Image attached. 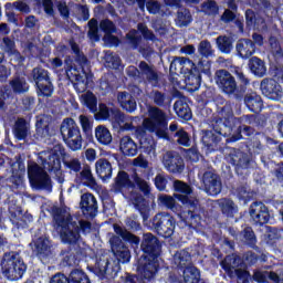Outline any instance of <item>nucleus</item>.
Returning a JSON list of instances; mask_svg holds the SVG:
<instances>
[{
    "label": "nucleus",
    "instance_id": "72a5a7b5",
    "mask_svg": "<svg viewBox=\"0 0 283 283\" xmlns=\"http://www.w3.org/2000/svg\"><path fill=\"white\" fill-rule=\"evenodd\" d=\"M150 101H153L154 105L156 107H169L171 105V96H169L167 93L158 90H153L149 94Z\"/></svg>",
    "mask_w": 283,
    "mask_h": 283
},
{
    "label": "nucleus",
    "instance_id": "f704fd0d",
    "mask_svg": "<svg viewBox=\"0 0 283 283\" xmlns=\"http://www.w3.org/2000/svg\"><path fill=\"white\" fill-rule=\"evenodd\" d=\"M119 149L124 156L134 157L138 154V145L129 136H124L119 142Z\"/></svg>",
    "mask_w": 283,
    "mask_h": 283
},
{
    "label": "nucleus",
    "instance_id": "3c124183",
    "mask_svg": "<svg viewBox=\"0 0 283 283\" xmlns=\"http://www.w3.org/2000/svg\"><path fill=\"white\" fill-rule=\"evenodd\" d=\"M138 143L139 149H142L144 154H151L154 149H156V140H154L151 135H146V137L139 139Z\"/></svg>",
    "mask_w": 283,
    "mask_h": 283
},
{
    "label": "nucleus",
    "instance_id": "0e129e2a",
    "mask_svg": "<svg viewBox=\"0 0 283 283\" xmlns=\"http://www.w3.org/2000/svg\"><path fill=\"white\" fill-rule=\"evenodd\" d=\"M124 222L129 231H140V229H143L140 222L138 221L137 214H132L130 217H127Z\"/></svg>",
    "mask_w": 283,
    "mask_h": 283
},
{
    "label": "nucleus",
    "instance_id": "13d9d810",
    "mask_svg": "<svg viewBox=\"0 0 283 283\" xmlns=\"http://www.w3.org/2000/svg\"><path fill=\"white\" fill-rule=\"evenodd\" d=\"M174 189L178 193H184L181 196H188V198H191L190 195L193 193V189L191 188V186L180 180L174 181Z\"/></svg>",
    "mask_w": 283,
    "mask_h": 283
},
{
    "label": "nucleus",
    "instance_id": "bb28decb",
    "mask_svg": "<svg viewBox=\"0 0 283 283\" xmlns=\"http://www.w3.org/2000/svg\"><path fill=\"white\" fill-rule=\"evenodd\" d=\"M241 94L244 95V88L241 91ZM244 101L245 107L253 114H260L264 108V101H262V96L258 95L256 93L247 94L242 97Z\"/></svg>",
    "mask_w": 283,
    "mask_h": 283
},
{
    "label": "nucleus",
    "instance_id": "e2e57ef3",
    "mask_svg": "<svg viewBox=\"0 0 283 283\" xmlns=\"http://www.w3.org/2000/svg\"><path fill=\"white\" fill-rule=\"evenodd\" d=\"M12 98V88L9 85H0V109L6 107V101Z\"/></svg>",
    "mask_w": 283,
    "mask_h": 283
},
{
    "label": "nucleus",
    "instance_id": "bf43d9fd",
    "mask_svg": "<svg viewBox=\"0 0 283 283\" xmlns=\"http://www.w3.org/2000/svg\"><path fill=\"white\" fill-rule=\"evenodd\" d=\"M177 20L180 23V25L187 27L191 21H193V18L191 17V11L189 9H181L177 12Z\"/></svg>",
    "mask_w": 283,
    "mask_h": 283
},
{
    "label": "nucleus",
    "instance_id": "4c0bfd02",
    "mask_svg": "<svg viewBox=\"0 0 283 283\" xmlns=\"http://www.w3.org/2000/svg\"><path fill=\"white\" fill-rule=\"evenodd\" d=\"M35 119V132L38 136L42 138L50 136V117L48 115H38Z\"/></svg>",
    "mask_w": 283,
    "mask_h": 283
},
{
    "label": "nucleus",
    "instance_id": "412c9836",
    "mask_svg": "<svg viewBox=\"0 0 283 283\" xmlns=\"http://www.w3.org/2000/svg\"><path fill=\"white\" fill-rule=\"evenodd\" d=\"M62 266H78L83 258V251L78 245H70L60 252Z\"/></svg>",
    "mask_w": 283,
    "mask_h": 283
},
{
    "label": "nucleus",
    "instance_id": "09e8293b",
    "mask_svg": "<svg viewBox=\"0 0 283 283\" xmlns=\"http://www.w3.org/2000/svg\"><path fill=\"white\" fill-rule=\"evenodd\" d=\"M138 29H130L126 33V43L130 45L133 50H138L140 42L143 41V35H138Z\"/></svg>",
    "mask_w": 283,
    "mask_h": 283
},
{
    "label": "nucleus",
    "instance_id": "6e6d98bb",
    "mask_svg": "<svg viewBox=\"0 0 283 283\" xmlns=\"http://www.w3.org/2000/svg\"><path fill=\"white\" fill-rule=\"evenodd\" d=\"M114 107H108L105 103H101L98 112L95 114V120H109Z\"/></svg>",
    "mask_w": 283,
    "mask_h": 283
},
{
    "label": "nucleus",
    "instance_id": "a878e982",
    "mask_svg": "<svg viewBox=\"0 0 283 283\" xmlns=\"http://www.w3.org/2000/svg\"><path fill=\"white\" fill-rule=\"evenodd\" d=\"M117 102L124 112L128 114H134L138 109V104L136 98L127 91H122L117 93Z\"/></svg>",
    "mask_w": 283,
    "mask_h": 283
},
{
    "label": "nucleus",
    "instance_id": "423d86ee",
    "mask_svg": "<svg viewBox=\"0 0 283 283\" xmlns=\"http://www.w3.org/2000/svg\"><path fill=\"white\" fill-rule=\"evenodd\" d=\"M214 82L222 94H226V96H233L235 101H242L243 98L242 92L238 91V82L240 83L241 91L251 83L249 77L244 75L242 67L235 65H231L229 70H217L214 72Z\"/></svg>",
    "mask_w": 283,
    "mask_h": 283
},
{
    "label": "nucleus",
    "instance_id": "69168bd1",
    "mask_svg": "<svg viewBox=\"0 0 283 283\" xmlns=\"http://www.w3.org/2000/svg\"><path fill=\"white\" fill-rule=\"evenodd\" d=\"M63 165L65 169H70V174H78L81 171L82 166H81V160L73 158L71 160H63Z\"/></svg>",
    "mask_w": 283,
    "mask_h": 283
},
{
    "label": "nucleus",
    "instance_id": "20e7f679",
    "mask_svg": "<svg viewBox=\"0 0 283 283\" xmlns=\"http://www.w3.org/2000/svg\"><path fill=\"white\" fill-rule=\"evenodd\" d=\"M70 45L75 55H69L64 61L66 76L72 81L75 92L83 94L90 85V74L85 72V65H87L90 61L76 42L71 41Z\"/></svg>",
    "mask_w": 283,
    "mask_h": 283
},
{
    "label": "nucleus",
    "instance_id": "7c9ffc66",
    "mask_svg": "<svg viewBox=\"0 0 283 283\" xmlns=\"http://www.w3.org/2000/svg\"><path fill=\"white\" fill-rule=\"evenodd\" d=\"M53 222L63 231H65V229H70V224L74 226V223H72V214H67L65 217V211H63L61 208H56L54 210Z\"/></svg>",
    "mask_w": 283,
    "mask_h": 283
},
{
    "label": "nucleus",
    "instance_id": "4be33fe9",
    "mask_svg": "<svg viewBox=\"0 0 283 283\" xmlns=\"http://www.w3.org/2000/svg\"><path fill=\"white\" fill-rule=\"evenodd\" d=\"M202 182L208 196H218L222 191V180L213 171H206L202 176Z\"/></svg>",
    "mask_w": 283,
    "mask_h": 283
},
{
    "label": "nucleus",
    "instance_id": "c756f323",
    "mask_svg": "<svg viewBox=\"0 0 283 283\" xmlns=\"http://www.w3.org/2000/svg\"><path fill=\"white\" fill-rule=\"evenodd\" d=\"M95 170L98 178H101V180L105 181L112 178V174H113L112 163H109V160H107L106 158H99L95 163Z\"/></svg>",
    "mask_w": 283,
    "mask_h": 283
},
{
    "label": "nucleus",
    "instance_id": "f8f14e48",
    "mask_svg": "<svg viewBox=\"0 0 283 283\" xmlns=\"http://www.w3.org/2000/svg\"><path fill=\"white\" fill-rule=\"evenodd\" d=\"M149 229L160 238H171L176 231V219L169 213L159 212L150 220Z\"/></svg>",
    "mask_w": 283,
    "mask_h": 283
},
{
    "label": "nucleus",
    "instance_id": "49530a36",
    "mask_svg": "<svg viewBox=\"0 0 283 283\" xmlns=\"http://www.w3.org/2000/svg\"><path fill=\"white\" fill-rule=\"evenodd\" d=\"M95 138L101 145H109L112 143V133L105 126H97L95 129Z\"/></svg>",
    "mask_w": 283,
    "mask_h": 283
},
{
    "label": "nucleus",
    "instance_id": "aec40b11",
    "mask_svg": "<svg viewBox=\"0 0 283 283\" xmlns=\"http://www.w3.org/2000/svg\"><path fill=\"white\" fill-rule=\"evenodd\" d=\"M163 163L170 174H182L185 171V159H182L178 151H167L164 155Z\"/></svg>",
    "mask_w": 283,
    "mask_h": 283
},
{
    "label": "nucleus",
    "instance_id": "c9c22d12",
    "mask_svg": "<svg viewBox=\"0 0 283 283\" xmlns=\"http://www.w3.org/2000/svg\"><path fill=\"white\" fill-rule=\"evenodd\" d=\"M235 40L231 35H219L216 39L217 48L221 54H231Z\"/></svg>",
    "mask_w": 283,
    "mask_h": 283
},
{
    "label": "nucleus",
    "instance_id": "774afa93",
    "mask_svg": "<svg viewBox=\"0 0 283 283\" xmlns=\"http://www.w3.org/2000/svg\"><path fill=\"white\" fill-rule=\"evenodd\" d=\"M168 182L169 180H167V177L161 174H157L154 179L155 187L158 191H165V189H167Z\"/></svg>",
    "mask_w": 283,
    "mask_h": 283
},
{
    "label": "nucleus",
    "instance_id": "4468645a",
    "mask_svg": "<svg viewBox=\"0 0 283 283\" xmlns=\"http://www.w3.org/2000/svg\"><path fill=\"white\" fill-rule=\"evenodd\" d=\"M140 249L144 253L140 258L158 260V258H160V253H163V244L160 243V240L151 232L143 235Z\"/></svg>",
    "mask_w": 283,
    "mask_h": 283
},
{
    "label": "nucleus",
    "instance_id": "473e14b6",
    "mask_svg": "<svg viewBox=\"0 0 283 283\" xmlns=\"http://www.w3.org/2000/svg\"><path fill=\"white\" fill-rule=\"evenodd\" d=\"M254 282L258 283H281L282 279L274 271H256L253 274Z\"/></svg>",
    "mask_w": 283,
    "mask_h": 283
},
{
    "label": "nucleus",
    "instance_id": "c85d7f7f",
    "mask_svg": "<svg viewBox=\"0 0 283 283\" xmlns=\"http://www.w3.org/2000/svg\"><path fill=\"white\" fill-rule=\"evenodd\" d=\"M9 87L13 94H25L30 90V84H28V80L24 76L15 74L9 81Z\"/></svg>",
    "mask_w": 283,
    "mask_h": 283
},
{
    "label": "nucleus",
    "instance_id": "a19ab883",
    "mask_svg": "<svg viewBox=\"0 0 283 283\" xmlns=\"http://www.w3.org/2000/svg\"><path fill=\"white\" fill-rule=\"evenodd\" d=\"M241 235L243 238V242L250 247V249H254L255 251H260V248L255 244H258V238L255 237V232L253 231V228L245 227L241 231Z\"/></svg>",
    "mask_w": 283,
    "mask_h": 283
},
{
    "label": "nucleus",
    "instance_id": "2eb2a0df",
    "mask_svg": "<svg viewBox=\"0 0 283 283\" xmlns=\"http://www.w3.org/2000/svg\"><path fill=\"white\" fill-rule=\"evenodd\" d=\"M137 275L147 282H151L156 277L158 271H160V262L158 259H149L140 256L136 263Z\"/></svg>",
    "mask_w": 283,
    "mask_h": 283
},
{
    "label": "nucleus",
    "instance_id": "864d4df0",
    "mask_svg": "<svg viewBox=\"0 0 283 283\" xmlns=\"http://www.w3.org/2000/svg\"><path fill=\"white\" fill-rule=\"evenodd\" d=\"M174 138H177L178 145L182 147H190L191 146V137H189V133L185 130V128H180L174 135Z\"/></svg>",
    "mask_w": 283,
    "mask_h": 283
},
{
    "label": "nucleus",
    "instance_id": "6ab92c4d",
    "mask_svg": "<svg viewBox=\"0 0 283 283\" xmlns=\"http://www.w3.org/2000/svg\"><path fill=\"white\" fill-rule=\"evenodd\" d=\"M80 209L87 220H94L98 216V201L91 192L81 196Z\"/></svg>",
    "mask_w": 283,
    "mask_h": 283
},
{
    "label": "nucleus",
    "instance_id": "5701e85b",
    "mask_svg": "<svg viewBox=\"0 0 283 283\" xmlns=\"http://www.w3.org/2000/svg\"><path fill=\"white\" fill-rule=\"evenodd\" d=\"M74 182L78 187H88V189L98 187L96 178H94V175L92 174V168L88 165L84 166L82 170L75 175Z\"/></svg>",
    "mask_w": 283,
    "mask_h": 283
},
{
    "label": "nucleus",
    "instance_id": "58836bf2",
    "mask_svg": "<svg viewBox=\"0 0 283 283\" xmlns=\"http://www.w3.org/2000/svg\"><path fill=\"white\" fill-rule=\"evenodd\" d=\"M174 109L178 118H181L182 120H191L193 116L191 113V107H189V104H187V102H182V101L175 102Z\"/></svg>",
    "mask_w": 283,
    "mask_h": 283
},
{
    "label": "nucleus",
    "instance_id": "e433bc0d",
    "mask_svg": "<svg viewBox=\"0 0 283 283\" xmlns=\"http://www.w3.org/2000/svg\"><path fill=\"white\" fill-rule=\"evenodd\" d=\"M114 187L116 191H120V189H136V184L129 179L127 171H119L115 178Z\"/></svg>",
    "mask_w": 283,
    "mask_h": 283
},
{
    "label": "nucleus",
    "instance_id": "a211bd4d",
    "mask_svg": "<svg viewBox=\"0 0 283 283\" xmlns=\"http://www.w3.org/2000/svg\"><path fill=\"white\" fill-rule=\"evenodd\" d=\"M260 90L263 96H265V98H269L270 101H282L283 98L282 85H280V82L273 78L262 80L260 84Z\"/></svg>",
    "mask_w": 283,
    "mask_h": 283
},
{
    "label": "nucleus",
    "instance_id": "8fccbe9b",
    "mask_svg": "<svg viewBox=\"0 0 283 283\" xmlns=\"http://www.w3.org/2000/svg\"><path fill=\"white\" fill-rule=\"evenodd\" d=\"M240 261V259L234 258H226L223 261L220 262L221 264V269H223V271L227 273V275H229V277H233V273H235V271H238V269H235V266H240V263H237Z\"/></svg>",
    "mask_w": 283,
    "mask_h": 283
},
{
    "label": "nucleus",
    "instance_id": "0eeeda50",
    "mask_svg": "<svg viewBox=\"0 0 283 283\" xmlns=\"http://www.w3.org/2000/svg\"><path fill=\"white\" fill-rule=\"evenodd\" d=\"M28 271L21 251L4 252L0 259V273L9 282H19Z\"/></svg>",
    "mask_w": 283,
    "mask_h": 283
},
{
    "label": "nucleus",
    "instance_id": "9b49d317",
    "mask_svg": "<svg viewBox=\"0 0 283 283\" xmlns=\"http://www.w3.org/2000/svg\"><path fill=\"white\" fill-rule=\"evenodd\" d=\"M61 136L65 145L72 151H78L83 147V136L81 135V128L76 125L72 118H66L60 128Z\"/></svg>",
    "mask_w": 283,
    "mask_h": 283
},
{
    "label": "nucleus",
    "instance_id": "a18cd8bd",
    "mask_svg": "<svg viewBox=\"0 0 283 283\" xmlns=\"http://www.w3.org/2000/svg\"><path fill=\"white\" fill-rule=\"evenodd\" d=\"M108 120L114 129H118L125 123V113L119 108L113 107Z\"/></svg>",
    "mask_w": 283,
    "mask_h": 283
},
{
    "label": "nucleus",
    "instance_id": "2f4dec72",
    "mask_svg": "<svg viewBox=\"0 0 283 283\" xmlns=\"http://www.w3.org/2000/svg\"><path fill=\"white\" fill-rule=\"evenodd\" d=\"M248 67L254 76L262 78L266 74V63L258 56L250 57L248 62Z\"/></svg>",
    "mask_w": 283,
    "mask_h": 283
},
{
    "label": "nucleus",
    "instance_id": "9d476101",
    "mask_svg": "<svg viewBox=\"0 0 283 283\" xmlns=\"http://www.w3.org/2000/svg\"><path fill=\"white\" fill-rule=\"evenodd\" d=\"M175 262L179 271H182L185 283H205L200 270L191 262V254L187 250H180L175 254Z\"/></svg>",
    "mask_w": 283,
    "mask_h": 283
},
{
    "label": "nucleus",
    "instance_id": "f03ea898",
    "mask_svg": "<svg viewBox=\"0 0 283 283\" xmlns=\"http://www.w3.org/2000/svg\"><path fill=\"white\" fill-rule=\"evenodd\" d=\"M241 124L237 133L233 132V122L229 117L212 116L209 120L210 130H202L201 143L208 149V151H218L222 138H228L227 143H238L242 140V136H260V132H256L251 125L255 123V115H244L241 117Z\"/></svg>",
    "mask_w": 283,
    "mask_h": 283
},
{
    "label": "nucleus",
    "instance_id": "7ed1b4c3",
    "mask_svg": "<svg viewBox=\"0 0 283 283\" xmlns=\"http://www.w3.org/2000/svg\"><path fill=\"white\" fill-rule=\"evenodd\" d=\"M158 201L178 216L181 222L189 227V229H196L202 222L205 207L200 203V199L196 197L182 196L180 193H175L174 197L161 195L158 197Z\"/></svg>",
    "mask_w": 283,
    "mask_h": 283
},
{
    "label": "nucleus",
    "instance_id": "ea45409f",
    "mask_svg": "<svg viewBox=\"0 0 283 283\" xmlns=\"http://www.w3.org/2000/svg\"><path fill=\"white\" fill-rule=\"evenodd\" d=\"M61 155L53 153L49 155L48 159L44 161V168L49 174H56L57 171H61Z\"/></svg>",
    "mask_w": 283,
    "mask_h": 283
},
{
    "label": "nucleus",
    "instance_id": "de8ad7c7",
    "mask_svg": "<svg viewBox=\"0 0 283 283\" xmlns=\"http://www.w3.org/2000/svg\"><path fill=\"white\" fill-rule=\"evenodd\" d=\"M221 212L223 216H227V218H233L235 216V212L238 211V206H235V202L231 199H222L220 202Z\"/></svg>",
    "mask_w": 283,
    "mask_h": 283
},
{
    "label": "nucleus",
    "instance_id": "338daca9",
    "mask_svg": "<svg viewBox=\"0 0 283 283\" xmlns=\"http://www.w3.org/2000/svg\"><path fill=\"white\" fill-rule=\"evenodd\" d=\"M235 193L240 200H243V202H249L251 200V191H249L247 186H239L235 189Z\"/></svg>",
    "mask_w": 283,
    "mask_h": 283
},
{
    "label": "nucleus",
    "instance_id": "052dcab7",
    "mask_svg": "<svg viewBox=\"0 0 283 283\" xmlns=\"http://www.w3.org/2000/svg\"><path fill=\"white\" fill-rule=\"evenodd\" d=\"M137 31L142 34L145 41H156V34H154V31L149 30L147 24L142 22L138 23Z\"/></svg>",
    "mask_w": 283,
    "mask_h": 283
},
{
    "label": "nucleus",
    "instance_id": "cd10ccee",
    "mask_svg": "<svg viewBox=\"0 0 283 283\" xmlns=\"http://www.w3.org/2000/svg\"><path fill=\"white\" fill-rule=\"evenodd\" d=\"M30 247L36 258H48V255H50L51 247L48 238L39 237L36 240H33L32 243H30Z\"/></svg>",
    "mask_w": 283,
    "mask_h": 283
},
{
    "label": "nucleus",
    "instance_id": "79ce46f5",
    "mask_svg": "<svg viewBox=\"0 0 283 283\" xmlns=\"http://www.w3.org/2000/svg\"><path fill=\"white\" fill-rule=\"evenodd\" d=\"M60 238L64 244H76L78 240L81 239V234H78V230H76L73 226V230H70V228H66L60 233Z\"/></svg>",
    "mask_w": 283,
    "mask_h": 283
},
{
    "label": "nucleus",
    "instance_id": "b1692460",
    "mask_svg": "<svg viewBox=\"0 0 283 283\" xmlns=\"http://www.w3.org/2000/svg\"><path fill=\"white\" fill-rule=\"evenodd\" d=\"M230 160L231 165H233L235 169L237 176H241L242 178H247V176H249V169L251 168V159L249 156L238 154L233 155Z\"/></svg>",
    "mask_w": 283,
    "mask_h": 283
},
{
    "label": "nucleus",
    "instance_id": "680f3d73",
    "mask_svg": "<svg viewBox=\"0 0 283 283\" xmlns=\"http://www.w3.org/2000/svg\"><path fill=\"white\" fill-rule=\"evenodd\" d=\"M198 52L205 59L213 56V50H211V42H209V40L201 41L198 46Z\"/></svg>",
    "mask_w": 283,
    "mask_h": 283
},
{
    "label": "nucleus",
    "instance_id": "393cba45",
    "mask_svg": "<svg viewBox=\"0 0 283 283\" xmlns=\"http://www.w3.org/2000/svg\"><path fill=\"white\" fill-rule=\"evenodd\" d=\"M237 50V56L240 59H251L253 54H255V50L258 48L255 46V42H253L251 39H239L235 44Z\"/></svg>",
    "mask_w": 283,
    "mask_h": 283
},
{
    "label": "nucleus",
    "instance_id": "1a4fd4ad",
    "mask_svg": "<svg viewBox=\"0 0 283 283\" xmlns=\"http://www.w3.org/2000/svg\"><path fill=\"white\" fill-rule=\"evenodd\" d=\"M29 81L35 87V93L39 98H50L54 94V84L50 77V71L43 66L34 67L30 75Z\"/></svg>",
    "mask_w": 283,
    "mask_h": 283
},
{
    "label": "nucleus",
    "instance_id": "f3484780",
    "mask_svg": "<svg viewBox=\"0 0 283 283\" xmlns=\"http://www.w3.org/2000/svg\"><path fill=\"white\" fill-rule=\"evenodd\" d=\"M249 213L251 220H253L254 224H259V227L269 224V221L271 220L269 207L261 201H254L249 208Z\"/></svg>",
    "mask_w": 283,
    "mask_h": 283
},
{
    "label": "nucleus",
    "instance_id": "dca6fc26",
    "mask_svg": "<svg viewBox=\"0 0 283 283\" xmlns=\"http://www.w3.org/2000/svg\"><path fill=\"white\" fill-rule=\"evenodd\" d=\"M139 72V81H143V83H146V85H150L151 87H163V84L160 83V75L158 74V70H156V66L147 63L146 61H140Z\"/></svg>",
    "mask_w": 283,
    "mask_h": 283
},
{
    "label": "nucleus",
    "instance_id": "6e6552de",
    "mask_svg": "<svg viewBox=\"0 0 283 283\" xmlns=\"http://www.w3.org/2000/svg\"><path fill=\"white\" fill-rule=\"evenodd\" d=\"M145 126L150 134H156L157 138L170 140L169 133V116L158 106L148 107V117L144 119Z\"/></svg>",
    "mask_w": 283,
    "mask_h": 283
},
{
    "label": "nucleus",
    "instance_id": "603ef678",
    "mask_svg": "<svg viewBox=\"0 0 283 283\" xmlns=\"http://www.w3.org/2000/svg\"><path fill=\"white\" fill-rule=\"evenodd\" d=\"M133 180L135 187H138L139 191H142L144 196H149V193H151V187H149V184L145 179L140 178L138 174L133 176Z\"/></svg>",
    "mask_w": 283,
    "mask_h": 283
},
{
    "label": "nucleus",
    "instance_id": "39448f33",
    "mask_svg": "<svg viewBox=\"0 0 283 283\" xmlns=\"http://www.w3.org/2000/svg\"><path fill=\"white\" fill-rule=\"evenodd\" d=\"M176 65H179L189 92H198L200 90L202 76L211 78V61L209 60H199L196 63L189 57H174L170 63V70H176Z\"/></svg>",
    "mask_w": 283,
    "mask_h": 283
},
{
    "label": "nucleus",
    "instance_id": "37998d69",
    "mask_svg": "<svg viewBox=\"0 0 283 283\" xmlns=\"http://www.w3.org/2000/svg\"><path fill=\"white\" fill-rule=\"evenodd\" d=\"M13 136L17 140H25L28 138V123L20 118L13 126Z\"/></svg>",
    "mask_w": 283,
    "mask_h": 283
},
{
    "label": "nucleus",
    "instance_id": "4d7b16f0",
    "mask_svg": "<svg viewBox=\"0 0 283 283\" xmlns=\"http://www.w3.org/2000/svg\"><path fill=\"white\" fill-rule=\"evenodd\" d=\"M99 30L104 32V34L109 35V34H116L117 28L114 21L109 19H104L101 20L99 22Z\"/></svg>",
    "mask_w": 283,
    "mask_h": 283
},
{
    "label": "nucleus",
    "instance_id": "ddd939ff",
    "mask_svg": "<svg viewBox=\"0 0 283 283\" xmlns=\"http://www.w3.org/2000/svg\"><path fill=\"white\" fill-rule=\"evenodd\" d=\"M29 182L33 189L52 191V179L41 166L34 164L28 168Z\"/></svg>",
    "mask_w": 283,
    "mask_h": 283
},
{
    "label": "nucleus",
    "instance_id": "f257e3e1",
    "mask_svg": "<svg viewBox=\"0 0 283 283\" xmlns=\"http://www.w3.org/2000/svg\"><path fill=\"white\" fill-rule=\"evenodd\" d=\"M113 229L116 235L111 237L109 244L117 261L109 258L97 260L93 272L102 280L104 277H116L120 271V264H127L132 260V251H129V247L125 242L130 244L133 249H138L140 245V237L129 232L117 223L113 224Z\"/></svg>",
    "mask_w": 283,
    "mask_h": 283
},
{
    "label": "nucleus",
    "instance_id": "c03bdc74",
    "mask_svg": "<svg viewBox=\"0 0 283 283\" xmlns=\"http://www.w3.org/2000/svg\"><path fill=\"white\" fill-rule=\"evenodd\" d=\"M66 276L69 283H92L90 276L83 270L73 269Z\"/></svg>",
    "mask_w": 283,
    "mask_h": 283
},
{
    "label": "nucleus",
    "instance_id": "5fc2aeb1",
    "mask_svg": "<svg viewBox=\"0 0 283 283\" xmlns=\"http://www.w3.org/2000/svg\"><path fill=\"white\" fill-rule=\"evenodd\" d=\"M84 105L92 112V114L98 112V99L94 96V93H87L83 97Z\"/></svg>",
    "mask_w": 283,
    "mask_h": 283
}]
</instances>
